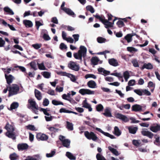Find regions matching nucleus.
Returning <instances> with one entry per match:
<instances>
[{"mask_svg": "<svg viewBox=\"0 0 160 160\" xmlns=\"http://www.w3.org/2000/svg\"><path fill=\"white\" fill-rule=\"evenodd\" d=\"M141 132L143 136H147L151 139L154 136L153 133L148 131L143 130Z\"/></svg>", "mask_w": 160, "mask_h": 160, "instance_id": "obj_12", "label": "nucleus"}, {"mask_svg": "<svg viewBox=\"0 0 160 160\" xmlns=\"http://www.w3.org/2000/svg\"><path fill=\"white\" fill-rule=\"evenodd\" d=\"M28 145L26 143H19L18 145L17 148L19 151L27 149Z\"/></svg>", "mask_w": 160, "mask_h": 160, "instance_id": "obj_10", "label": "nucleus"}, {"mask_svg": "<svg viewBox=\"0 0 160 160\" xmlns=\"http://www.w3.org/2000/svg\"><path fill=\"white\" fill-rule=\"evenodd\" d=\"M49 104V101L47 98H45L44 99L43 102V105L44 106H47Z\"/></svg>", "mask_w": 160, "mask_h": 160, "instance_id": "obj_60", "label": "nucleus"}, {"mask_svg": "<svg viewBox=\"0 0 160 160\" xmlns=\"http://www.w3.org/2000/svg\"><path fill=\"white\" fill-rule=\"evenodd\" d=\"M27 129L30 130L32 131H36L37 130L35 129V128L33 125L29 124L26 126Z\"/></svg>", "mask_w": 160, "mask_h": 160, "instance_id": "obj_49", "label": "nucleus"}, {"mask_svg": "<svg viewBox=\"0 0 160 160\" xmlns=\"http://www.w3.org/2000/svg\"><path fill=\"white\" fill-rule=\"evenodd\" d=\"M14 68H18L22 72H26V69L24 67L21 66H19L17 65L16 66H14Z\"/></svg>", "mask_w": 160, "mask_h": 160, "instance_id": "obj_53", "label": "nucleus"}, {"mask_svg": "<svg viewBox=\"0 0 160 160\" xmlns=\"http://www.w3.org/2000/svg\"><path fill=\"white\" fill-rule=\"evenodd\" d=\"M129 132L131 134H134L138 130V128L136 127L130 126L128 127Z\"/></svg>", "mask_w": 160, "mask_h": 160, "instance_id": "obj_13", "label": "nucleus"}, {"mask_svg": "<svg viewBox=\"0 0 160 160\" xmlns=\"http://www.w3.org/2000/svg\"><path fill=\"white\" fill-rule=\"evenodd\" d=\"M62 143L63 146L68 148L70 145V141L68 139H64Z\"/></svg>", "mask_w": 160, "mask_h": 160, "instance_id": "obj_28", "label": "nucleus"}, {"mask_svg": "<svg viewBox=\"0 0 160 160\" xmlns=\"http://www.w3.org/2000/svg\"><path fill=\"white\" fill-rule=\"evenodd\" d=\"M52 102L53 105L56 106L59 105H64L63 103L62 102L56 100H53L52 101Z\"/></svg>", "mask_w": 160, "mask_h": 160, "instance_id": "obj_39", "label": "nucleus"}, {"mask_svg": "<svg viewBox=\"0 0 160 160\" xmlns=\"http://www.w3.org/2000/svg\"><path fill=\"white\" fill-rule=\"evenodd\" d=\"M156 139L155 141L154 142V143L155 144L159 146L160 144V141L159 140L160 137L159 136H155L154 137Z\"/></svg>", "mask_w": 160, "mask_h": 160, "instance_id": "obj_43", "label": "nucleus"}, {"mask_svg": "<svg viewBox=\"0 0 160 160\" xmlns=\"http://www.w3.org/2000/svg\"><path fill=\"white\" fill-rule=\"evenodd\" d=\"M127 50L130 52H135L137 51L136 49L132 47H127Z\"/></svg>", "mask_w": 160, "mask_h": 160, "instance_id": "obj_57", "label": "nucleus"}, {"mask_svg": "<svg viewBox=\"0 0 160 160\" xmlns=\"http://www.w3.org/2000/svg\"><path fill=\"white\" fill-rule=\"evenodd\" d=\"M23 22L27 28H31L32 26V23L30 20H24L23 21Z\"/></svg>", "mask_w": 160, "mask_h": 160, "instance_id": "obj_24", "label": "nucleus"}, {"mask_svg": "<svg viewBox=\"0 0 160 160\" xmlns=\"http://www.w3.org/2000/svg\"><path fill=\"white\" fill-rule=\"evenodd\" d=\"M41 74L45 78H49L51 76V73L47 71L42 72Z\"/></svg>", "mask_w": 160, "mask_h": 160, "instance_id": "obj_36", "label": "nucleus"}, {"mask_svg": "<svg viewBox=\"0 0 160 160\" xmlns=\"http://www.w3.org/2000/svg\"><path fill=\"white\" fill-rule=\"evenodd\" d=\"M99 60L97 57H92L91 59V61L92 64L95 65L98 64Z\"/></svg>", "mask_w": 160, "mask_h": 160, "instance_id": "obj_26", "label": "nucleus"}, {"mask_svg": "<svg viewBox=\"0 0 160 160\" xmlns=\"http://www.w3.org/2000/svg\"><path fill=\"white\" fill-rule=\"evenodd\" d=\"M36 138L38 140L45 141L48 139V137L45 134L39 133L37 134Z\"/></svg>", "mask_w": 160, "mask_h": 160, "instance_id": "obj_8", "label": "nucleus"}, {"mask_svg": "<svg viewBox=\"0 0 160 160\" xmlns=\"http://www.w3.org/2000/svg\"><path fill=\"white\" fill-rule=\"evenodd\" d=\"M5 128L7 131V132H13L15 130L14 127L13 126L10 125L8 123L5 127Z\"/></svg>", "mask_w": 160, "mask_h": 160, "instance_id": "obj_15", "label": "nucleus"}, {"mask_svg": "<svg viewBox=\"0 0 160 160\" xmlns=\"http://www.w3.org/2000/svg\"><path fill=\"white\" fill-rule=\"evenodd\" d=\"M79 92L83 95L86 94L88 95L94 94L95 92L94 91H91L89 89H80L79 90Z\"/></svg>", "mask_w": 160, "mask_h": 160, "instance_id": "obj_6", "label": "nucleus"}, {"mask_svg": "<svg viewBox=\"0 0 160 160\" xmlns=\"http://www.w3.org/2000/svg\"><path fill=\"white\" fill-rule=\"evenodd\" d=\"M115 117L116 118L121 119L125 122H128L129 121V119L126 116L119 113H116L115 114Z\"/></svg>", "mask_w": 160, "mask_h": 160, "instance_id": "obj_7", "label": "nucleus"}, {"mask_svg": "<svg viewBox=\"0 0 160 160\" xmlns=\"http://www.w3.org/2000/svg\"><path fill=\"white\" fill-rule=\"evenodd\" d=\"M134 91L137 94L140 96H142V90H141L140 89H135L134 90Z\"/></svg>", "mask_w": 160, "mask_h": 160, "instance_id": "obj_56", "label": "nucleus"}, {"mask_svg": "<svg viewBox=\"0 0 160 160\" xmlns=\"http://www.w3.org/2000/svg\"><path fill=\"white\" fill-rule=\"evenodd\" d=\"M43 38L44 40L48 41L51 38L49 35L46 33L44 34Z\"/></svg>", "mask_w": 160, "mask_h": 160, "instance_id": "obj_63", "label": "nucleus"}, {"mask_svg": "<svg viewBox=\"0 0 160 160\" xmlns=\"http://www.w3.org/2000/svg\"><path fill=\"white\" fill-rule=\"evenodd\" d=\"M68 67L70 69L76 71H78L80 67L78 65H77L76 63L72 61H70L68 64Z\"/></svg>", "mask_w": 160, "mask_h": 160, "instance_id": "obj_5", "label": "nucleus"}, {"mask_svg": "<svg viewBox=\"0 0 160 160\" xmlns=\"http://www.w3.org/2000/svg\"><path fill=\"white\" fill-rule=\"evenodd\" d=\"M5 135L9 138H12L13 140H15L16 138L15 133L13 132H6Z\"/></svg>", "mask_w": 160, "mask_h": 160, "instance_id": "obj_23", "label": "nucleus"}, {"mask_svg": "<svg viewBox=\"0 0 160 160\" xmlns=\"http://www.w3.org/2000/svg\"><path fill=\"white\" fill-rule=\"evenodd\" d=\"M152 66L150 63L148 64L144 63L141 69V70H143L144 68H146L148 69H151L152 68Z\"/></svg>", "mask_w": 160, "mask_h": 160, "instance_id": "obj_27", "label": "nucleus"}, {"mask_svg": "<svg viewBox=\"0 0 160 160\" xmlns=\"http://www.w3.org/2000/svg\"><path fill=\"white\" fill-rule=\"evenodd\" d=\"M66 128L69 130L72 131L73 129V124L68 121L66 122Z\"/></svg>", "mask_w": 160, "mask_h": 160, "instance_id": "obj_30", "label": "nucleus"}, {"mask_svg": "<svg viewBox=\"0 0 160 160\" xmlns=\"http://www.w3.org/2000/svg\"><path fill=\"white\" fill-rule=\"evenodd\" d=\"M93 16L96 18L98 19L105 25V27L107 29L109 28H113V22H111L105 19V17H100L99 15L96 14V15H93Z\"/></svg>", "mask_w": 160, "mask_h": 160, "instance_id": "obj_2", "label": "nucleus"}, {"mask_svg": "<svg viewBox=\"0 0 160 160\" xmlns=\"http://www.w3.org/2000/svg\"><path fill=\"white\" fill-rule=\"evenodd\" d=\"M32 47L36 49H38L40 48L42 46V44L41 43H36L32 45Z\"/></svg>", "mask_w": 160, "mask_h": 160, "instance_id": "obj_50", "label": "nucleus"}, {"mask_svg": "<svg viewBox=\"0 0 160 160\" xmlns=\"http://www.w3.org/2000/svg\"><path fill=\"white\" fill-rule=\"evenodd\" d=\"M123 77L126 82L128 81V78L130 77L129 73L128 71H126L123 73Z\"/></svg>", "mask_w": 160, "mask_h": 160, "instance_id": "obj_40", "label": "nucleus"}, {"mask_svg": "<svg viewBox=\"0 0 160 160\" xmlns=\"http://www.w3.org/2000/svg\"><path fill=\"white\" fill-rule=\"evenodd\" d=\"M85 78L87 79L88 78H92L93 79H96L97 78L96 76L93 74H87L85 76Z\"/></svg>", "mask_w": 160, "mask_h": 160, "instance_id": "obj_47", "label": "nucleus"}, {"mask_svg": "<svg viewBox=\"0 0 160 160\" xmlns=\"http://www.w3.org/2000/svg\"><path fill=\"white\" fill-rule=\"evenodd\" d=\"M150 129L152 132H156L160 130V126L159 125H157L155 126H151Z\"/></svg>", "mask_w": 160, "mask_h": 160, "instance_id": "obj_25", "label": "nucleus"}, {"mask_svg": "<svg viewBox=\"0 0 160 160\" xmlns=\"http://www.w3.org/2000/svg\"><path fill=\"white\" fill-rule=\"evenodd\" d=\"M103 106L101 104L97 105L96 106V109L97 111H102L103 109Z\"/></svg>", "mask_w": 160, "mask_h": 160, "instance_id": "obj_41", "label": "nucleus"}, {"mask_svg": "<svg viewBox=\"0 0 160 160\" xmlns=\"http://www.w3.org/2000/svg\"><path fill=\"white\" fill-rule=\"evenodd\" d=\"M112 75L115 76L116 77H118L119 78H122V77L121 75V74L120 73H119L118 72H115L112 73L110 74Z\"/></svg>", "mask_w": 160, "mask_h": 160, "instance_id": "obj_58", "label": "nucleus"}, {"mask_svg": "<svg viewBox=\"0 0 160 160\" xmlns=\"http://www.w3.org/2000/svg\"><path fill=\"white\" fill-rule=\"evenodd\" d=\"M63 11L68 15L73 17H75L74 13L69 8H63Z\"/></svg>", "mask_w": 160, "mask_h": 160, "instance_id": "obj_17", "label": "nucleus"}, {"mask_svg": "<svg viewBox=\"0 0 160 160\" xmlns=\"http://www.w3.org/2000/svg\"><path fill=\"white\" fill-rule=\"evenodd\" d=\"M2 23L5 26H6L7 25L8 27H9V28L12 30V31L16 30V29L13 27V25H11L9 24H8L7 23V22L6 21H5L4 20H2Z\"/></svg>", "mask_w": 160, "mask_h": 160, "instance_id": "obj_34", "label": "nucleus"}, {"mask_svg": "<svg viewBox=\"0 0 160 160\" xmlns=\"http://www.w3.org/2000/svg\"><path fill=\"white\" fill-rule=\"evenodd\" d=\"M102 114L107 117H112L110 109L108 107L106 108L104 110V112L102 113Z\"/></svg>", "mask_w": 160, "mask_h": 160, "instance_id": "obj_14", "label": "nucleus"}, {"mask_svg": "<svg viewBox=\"0 0 160 160\" xmlns=\"http://www.w3.org/2000/svg\"><path fill=\"white\" fill-rule=\"evenodd\" d=\"M82 105L83 107L86 108H88L89 112L92 111V109L90 105L87 103L86 100H85L83 101Z\"/></svg>", "mask_w": 160, "mask_h": 160, "instance_id": "obj_22", "label": "nucleus"}, {"mask_svg": "<svg viewBox=\"0 0 160 160\" xmlns=\"http://www.w3.org/2000/svg\"><path fill=\"white\" fill-rule=\"evenodd\" d=\"M25 160H37V159L33 157L28 156Z\"/></svg>", "mask_w": 160, "mask_h": 160, "instance_id": "obj_64", "label": "nucleus"}, {"mask_svg": "<svg viewBox=\"0 0 160 160\" xmlns=\"http://www.w3.org/2000/svg\"><path fill=\"white\" fill-rule=\"evenodd\" d=\"M132 144L134 145L135 146L137 147H138L140 144V143L138 140H133L132 141Z\"/></svg>", "mask_w": 160, "mask_h": 160, "instance_id": "obj_62", "label": "nucleus"}, {"mask_svg": "<svg viewBox=\"0 0 160 160\" xmlns=\"http://www.w3.org/2000/svg\"><path fill=\"white\" fill-rule=\"evenodd\" d=\"M88 86L91 88H95L97 87V84L96 82L93 80H90L87 83Z\"/></svg>", "mask_w": 160, "mask_h": 160, "instance_id": "obj_20", "label": "nucleus"}, {"mask_svg": "<svg viewBox=\"0 0 160 160\" xmlns=\"http://www.w3.org/2000/svg\"><path fill=\"white\" fill-rule=\"evenodd\" d=\"M142 106L139 105L135 104L132 107V110L135 112L141 111L142 109Z\"/></svg>", "mask_w": 160, "mask_h": 160, "instance_id": "obj_18", "label": "nucleus"}, {"mask_svg": "<svg viewBox=\"0 0 160 160\" xmlns=\"http://www.w3.org/2000/svg\"><path fill=\"white\" fill-rule=\"evenodd\" d=\"M117 25L119 28H121L122 27L125 26V24L122 20H119L117 23Z\"/></svg>", "mask_w": 160, "mask_h": 160, "instance_id": "obj_46", "label": "nucleus"}, {"mask_svg": "<svg viewBox=\"0 0 160 160\" xmlns=\"http://www.w3.org/2000/svg\"><path fill=\"white\" fill-rule=\"evenodd\" d=\"M98 42L99 43L104 42L106 41V39L102 37H98L97 38Z\"/></svg>", "mask_w": 160, "mask_h": 160, "instance_id": "obj_48", "label": "nucleus"}, {"mask_svg": "<svg viewBox=\"0 0 160 160\" xmlns=\"http://www.w3.org/2000/svg\"><path fill=\"white\" fill-rule=\"evenodd\" d=\"M29 64L30 67L34 70H36L37 69L36 64L34 62H32L30 63Z\"/></svg>", "mask_w": 160, "mask_h": 160, "instance_id": "obj_55", "label": "nucleus"}, {"mask_svg": "<svg viewBox=\"0 0 160 160\" xmlns=\"http://www.w3.org/2000/svg\"><path fill=\"white\" fill-rule=\"evenodd\" d=\"M18 156L15 153H13L10 155L11 160H15L17 159Z\"/></svg>", "mask_w": 160, "mask_h": 160, "instance_id": "obj_52", "label": "nucleus"}, {"mask_svg": "<svg viewBox=\"0 0 160 160\" xmlns=\"http://www.w3.org/2000/svg\"><path fill=\"white\" fill-rule=\"evenodd\" d=\"M5 76L6 80L8 84V86H10L14 78L12 75L10 74L7 75L6 74H5Z\"/></svg>", "mask_w": 160, "mask_h": 160, "instance_id": "obj_9", "label": "nucleus"}, {"mask_svg": "<svg viewBox=\"0 0 160 160\" xmlns=\"http://www.w3.org/2000/svg\"><path fill=\"white\" fill-rule=\"evenodd\" d=\"M87 51V49L86 47L83 46H81L80 50L77 52L73 54V56L75 59L80 60L81 61H82V57L85 58L86 57Z\"/></svg>", "mask_w": 160, "mask_h": 160, "instance_id": "obj_1", "label": "nucleus"}, {"mask_svg": "<svg viewBox=\"0 0 160 160\" xmlns=\"http://www.w3.org/2000/svg\"><path fill=\"white\" fill-rule=\"evenodd\" d=\"M70 110H66L65 108H61L59 110V112L61 113L64 112V113H69Z\"/></svg>", "mask_w": 160, "mask_h": 160, "instance_id": "obj_61", "label": "nucleus"}, {"mask_svg": "<svg viewBox=\"0 0 160 160\" xmlns=\"http://www.w3.org/2000/svg\"><path fill=\"white\" fill-rule=\"evenodd\" d=\"M108 62L110 65L114 67L117 66L118 65L117 60L114 58L109 59Z\"/></svg>", "mask_w": 160, "mask_h": 160, "instance_id": "obj_19", "label": "nucleus"}, {"mask_svg": "<svg viewBox=\"0 0 160 160\" xmlns=\"http://www.w3.org/2000/svg\"><path fill=\"white\" fill-rule=\"evenodd\" d=\"M66 156L71 160H75L76 157L71 152H68L66 153Z\"/></svg>", "mask_w": 160, "mask_h": 160, "instance_id": "obj_37", "label": "nucleus"}, {"mask_svg": "<svg viewBox=\"0 0 160 160\" xmlns=\"http://www.w3.org/2000/svg\"><path fill=\"white\" fill-rule=\"evenodd\" d=\"M86 9L87 11H90L92 13H93L95 11L94 8L90 5L87 6L86 7Z\"/></svg>", "mask_w": 160, "mask_h": 160, "instance_id": "obj_45", "label": "nucleus"}, {"mask_svg": "<svg viewBox=\"0 0 160 160\" xmlns=\"http://www.w3.org/2000/svg\"><path fill=\"white\" fill-rule=\"evenodd\" d=\"M114 133L117 136H120L121 134V132L117 126H115L114 128Z\"/></svg>", "mask_w": 160, "mask_h": 160, "instance_id": "obj_29", "label": "nucleus"}, {"mask_svg": "<svg viewBox=\"0 0 160 160\" xmlns=\"http://www.w3.org/2000/svg\"><path fill=\"white\" fill-rule=\"evenodd\" d=\"M84 134L86 137L89 140L92 139L94 141H96L98 139L96 135L93 132H89L88 131H86L84 132Z\"/></svg>", "mask_w": 160, "mask_h": 160, "instance_id": "obj_4", "label": "nucleus"}, {"mask_svg": "<svg viewBox=\"0 0 160 160\" xmlns=\"http://www.w3.org/2000/svg\"><path fill=\"white\" fill-rule=\"evenodd\" d=\"M57 74L58 75L62 76H66L70 78L72 74L67 73L66 72H57Z\"/></svg>", "mask_w": 160, "mask_h": 160, "instance_id": "obj_32", "label": "nucleus"}, {"mask_svg": "<svg viewBox=\"0 0 160 160\" xmlns=\"http://www.w3.org/2000/svg\"><path fill=\"white\" fill-rule=\"evenodd\" d=\"M19 104L18 102H14L12 103L11 105L10 108L11 110L15 109L18 108Z\"/></svg>", "mask_w": 160, "mask_h": 160, "instance_id": "obj_38", "label": "nucleus"}, {"mask_svg": "<svg viewBox=\"0 0 160 160\" xmlns=\"http://www.w3.org/2000/svg\"><path fill=\"white\" fill-rule=\"evenodd\" d=\"M34 93L35 96L37 99L38 100H40L42 97L41 92L38 90L35 89Z\"/></svg>", "mask_w": 160, "mask_h": 160, "instance_id": "obj_21", "label": "nucleus"}, {"mask_svg": "<svg viewBox=\"0 0 160 160\" xmlns=\"http://www.w3.org/2000/svg\"><path fill=\"white\" fill-rule=\"evenodd\" d=\"M131 62L133 64V66L135 67H139L138 63L136 59L133 60Z\"/></svg>", "mask_w": 160, "mask_h": 160, "instance_id": "obj_54", "label": "nucleus"}, {"mask_svg": "<svg viewBox=\"0 0 160 160\" xmlns=\"http://www.w3.org/2000/svg\"><path fill=\"white\" fill-rule=\"evenodd\" d=\"M96 157L97 160H106L103 156L99 153L97 154Z\"/></svg>", "mask_w": 160, "mask_h": 160, "instance_id": "obj_44", "label": "nucleus"}, {"mask_svg": "<svg viewBox=\"0 0 160 160\" xmlns=\"http://www.w3.org/2000/svg\"><path fill=\"white\" fill-rule=\"evenodd\" d=\"M28 102L30 104L31 107L37 110H38V106L36 105V103L33 99H29L28 100Z\"/></svg>", "mask_w": 160, "mask_h": 160, "instance_id": "obj_16", "label": "nucleus"}, {"mask_svg": "<svg viewBox=\"0 0 160 160\" xmlns=\"http://www.w3.org/2000/svg\"><path fill=\"white\" fill-rule=\"evenodd\" d=\"M108 149L114 154L116 156H118L119 153L118 151L114 148H112L111 146H108Z\"/></svg>", "mask_w": 160, "mask_h": 160, "instance_id": "obj_31", "label": "nucleus"}, {"mask_svg": "<svg viewBox=\"0 0 160 160\" xmlns=\"http://www.w3.org/2000/svg\"><path fill=\"white\" fill-rule=\"evenodd\" d=\"M132 40V36H131V34H128L125 36L124 38H123V40L121 41V42L124 44L125 42L124 40H125L128 43H130Z\"/></svg>", "mask_w": 160, "mask_h": 160, "instance_id": "obj_11", "label": "nucleus"}, {"mask_svg": "<svg viewBox=\"0 0 160 160\" xmlns=\"http://www.w3.org/2000/svg\"><path fill=\"white\" fill-rule=\"evenodd\" d=\"M4 11L10 15H13L14 13L13 11L9 7H6L4 8Z\"/></svg>", "mask_w": 160, "mask_h": 160, "instance_id": "obj_35", "label": "nucleus"}, {"mask_svg": "<svg viewBox=\"0 0 160 160\" xmlns=\"http://www.w3.org/2000/svg\"><path fill=\"white\" fill-rule=\"evenodd\" d=\"M19 88L17 84H12L11 86H9L8 97L17 94L19 91Z\"/></svg>", "mask_w": 160, "mask_h": 160, "instance_id": "obj_3", "label": "nucleus"}, {"mask_svg": "<svg viewBox=\"0 0 160 160\" xmlns=\"http://www.w3.org/2000/svg\"><path fill=\"white\" fill-rule=\"evenodd\" d=\"M95 129L99 132H101L102 133L104 134L105 136L108 137L109 136V133L108 132H105L103 131L101 129L98 128H96Z\"/></svg>", "mask_w": 160, "mask_h": 160, "instance_id": "obj_42", "label": "nucleus"}, {"mask_svg": "<svg viewBox=\"0 0 160 160\" xmlns=\"http://www.w3.org/2000/svg\"><path fill=\"white\" fill-rule=\"evenodd\" d=\"M38 68L41 70H45L46 68L43 63L40 64H38Z\"/></svg>", "mask_w": 160, "mask_h": 160, "instance_id": "obj_51", "label": "nucleus"}, {"mask_svg": "<svg viewBox=\"0 0 160 160\" xmlns=\"http://www.w3.org/2000/svg\"><path fill=\"white\" fill-rule=\"evenodd\" d=\"M57 74L58 75L62 76H66L70 78L72 74L67 73L66 72H57Z\"/></svg>", "mask_w": 160, "mask_h": 160, "instance_id": "obj_33", "label": "nucleus"}, {"mask_svg": "<svg viewBox=\"0 0 160 160\" xmlns=\"http://www.w3.org/2000/svg\"><path fill=\"white\" fill-rule=\"evenodd\" d=\"M59 48L61 50H62L64 49H66L67 47L63 43H61L60 45Z\"/></svg>", "mask_w": 160, "mask_h": 160, "instance_id": "obj_59", "label": "nucleus"}]
</instances>
